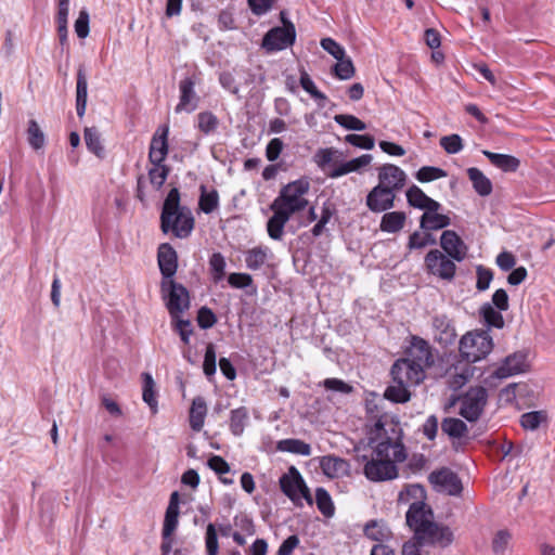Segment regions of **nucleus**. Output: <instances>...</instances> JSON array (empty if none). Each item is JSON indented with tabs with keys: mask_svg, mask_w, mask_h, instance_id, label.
Masks as SVG:
<instances>
[{
	"mask_svg": "<svg viewBox=\"0 0 555 555\" xmlns=\"http://www.w3.org/2000/svg\"><path fill=\"white\" fill-rule=\"evenodd\" d=\"M27 140L29 145L36 151L42 150L46 144V135L34 119L28 121Z\"/></svg>",
	"mask_w": 555,
	"mask_h": 555,
	"instance_id": "obj_44",
	"label": "nucleus"
},
{
	"mask_svg": "<svg viewBox=\"0 0 555 555\" xmlns=\"http://www.w3.org/2000/svg\"><path fill=\"white\" fill-rule=\"evenodd\" d=\"M488 401V391L481 386L469 388L460 398V414L468 422L477 421Z\"/></svg>",
	"mask_w": 555,
	"mask_h": 555,
	"instance_id": "obj_11",
	"label": "nucleus"
},
{
	"mask_svg": "<svg viewBox=\"0 0 555 555\" xmlns=\"http://www.w3.org/2000/svg\"><path fill=\"white\" fill-rule=\"evenodd\" d=\"M441 147L448 154H457L463 150V140L459 134L444 135L440 139Z\"/></svg>",
	"mask_w": 555,
	"mask_h": 555,
	"instance_id": "obj_53",
	"label": "nucleus"
},
{
	"mask_svg": "<svg viewBox=\"0 0 555 555\" xmlns=\"http://www.w3.org/2000/svg\"><path fill=\"white\" fill-rule=\"evenodd\" d=\"M406 221V214L404 211H385L380 219L379 229L385 233L400 232Z\"/></svg>",
	"mask_w": 555,
	"mask_h": 555,
	"instance_id": "obj_26",
	"label": "nucleus"
},
{
	"mask_svg": "<svg viewBox=\"0 0 555 555\" xmlns=\"http://www.w3.org/2000/svg\"><path fill=\"white\" fill-rule=\"evenodd\" d=\"M157 262L164 281L172 280L178 268V255L175 248L168 244L163 243L158 247Z\"/></svg>",
	"mask_w": 555,
	"mask_h": 555,
	"instance_id": "obj_18",
	"label": "nucleus"
},
{
	"mask_svg": "<svg viewBox=\"0 0 555 555\" xmlns=\"http://www.w3.org/2000/svg\"><path fill=\"white\" fill-rule=\"evenodd\" d=\"M493 349V339L488 331L467 332L460 339V354L469 363L485 359Z\"/></svg>",
	"mask_w": 555,
	"mask_h": 555,
	"instance_id": "obj_6",
	"label": "nucleus"
},
{
	"mask_svg": "<svg viewBox=\"0 0 555 555\" xmlns=\"http://www.w3.org/2000/svg\"><path fill=\"white\" fill-rule=\"evenodd\" d=\"M315 503L318 509L325 517H332L335 512V507L330 493L322 487L315 489Z\"/></svg>",
	"mask_w": 555,
	"mask_h": 555,
	"instance_id": "obj_45",
	"label": "nucleus"
},
{
	"mask_svg": "<svg viewBox=\"0 0 555 555\" xmlns=\"http://www.w3.org/2000/svg\"><path fill=\"white\" fill-rule=\"evenodd\" d=\"M456 263L454 259L438 248L430 249L424 258L427 274L446 282H451L455 278Z\"/></svg>",
	"mask_w": 555,
	"mask_h": 555,
	"instance_id": "obj_8",
	"label": "nucleus"
},
{
	"mask_svg": "<svg viewBox=\"0 0 555 555\" xmlns=\"http://www.w3.org/2000/svg\"><path fill=\"white\" fill-rule=\"evenodd\" d=\"M88 99V80L86 72L82 67L77 70L76 82V112L78 117H83L87 108Z\"/></svg>",
	"mask_w": 555,
	"mask_h": 555,
	"instance_id": "obj_27",
	"label": "nucleus"
},
{
	"mask_svg": "<svg viewBox=\"0 0 555 555\" xmlns=\"http://www.w3.org/2000/svg\"><path fill=\"white\" fill-rule=\"evenodd\" d=\"M321 47L336 60L343 59L346 54L345 49L332 38H323Z\"/></svg>",
	"mask_w": 555,
	"mask_h": 555,
	"instance_id": "obj_61",
	"label": "nucleus"
},
{
	"mask_svg": "<svg viewBox=\"0 0 555 555\" xmlns=\"http://www.w3.org/2000/svg\"><path fill=\"white\" fill-rule=\"evenodd\" d=\"M208 467L212 469L217 475H219L220 480L223 483L231 485L233 482L232 478L225 477V475L230 472L229 464L219 455H211L208 459Z\"/></svg>",
	"mask_w": 555,
	"mask_h": 555,
	"instance_id": "obj_47",
	"label": "nucleus"
},
{
	"mask_svg": "<svg viewBox=\"0 0 555 555\" xmlns=\"http://www.w3.org/2000/svg\"><path fill=\"white\" fill-rule=\"evenodd\" d=\"M218 125V118L210 112H202L197 115V128L206 135L214 133Z\"/></svg>",
	"mask_w": 555,
	"mask_h": 555,
	"instance_id": "obj_49",
	"label": "nucleus"
},
{
	"mask_svg": "<svg viewBox=\"0 0 555 555\" xmlns=\"http://www.w3.org/2000/svg\"><path fill=\"white\" fill-rule=\"evenodd\" d=\"M169 173V168L164 163L152 164V167L149 169V179L151 184L159 190Z\"/></svg>",
	"mask_w": 555,
	"mask_h": 555,
	"instance_id": "obj_46",
	"label": "nucleus"
},
{
	"mask_svg": "<svg viewBox=\"0 0 555 555\" xmlns=\"http://www.w3.org/2000/svg\"><path fill=\"white\" fill-rule=\"evenodd\" d=\"M209 273L212 279V281L218 284L220 283L225 275V258L220 253H214L209 257Z\"/></svg>",
	"mask_w": 555,
	"mask_h": 555,
	"instance_id": "obj_40",
	"label": "nucleus"
},
{
	"mask_svg": "<svg viewBox=\"0 0 555 555\" xmlns=\"http://www.w3.org/2000/svg\"><path fill=\"white\" fill-rule=\"evenodd\" d=\"M528 390V385L525 383H513L507 385L500 391L499 398L505 404H514L517 398L521 397Z\"/></svg>",
	"mask_w": 555,
	"mask_h": 555,
	"instance_id": "obj_38",
	"label": "nucleus"
},
{
	"mask_svg": "<svg viewBox=\"0 0 555 555\" xmlns=\"http://www.w3.org/2000/svg\"><path fill=\"white\" fill-rule=\"evenodd\" d=\"M334 66V74L337 78L341 80H348L354 76V66L350 59H346L345 56Z\"/></svg>",
	"mask_w": 555,
	"mask_h": 555,
	"instance_id": "obj_52",
	"label": "nucleus"
},
{
	"mask_svg": "<svg viewBox=\"0 0 555 555\" xmlns=\"http://www.w3.org/2000/svg\"><path fill=\"white\" fill-rule=\"evenodd\" d=\"M548 422V414L545 410L531 411L520 416V425L525 430H537L542 424Z\"/></svg>",
	"mask_w": 555,
	"mask_h": 555,
	"instance_id": "obj_36",
	"label": "nucleus"
},
{
	"mask_svg": "<svg viewBox=\"0 0 555 555\" xmlns=\"http://www.w3.org/2000/svg\"><path fill=\"white\" fill-rule=\"evenodd\" d=\"M279 483L282 492L296 506H302L304 502L310 506L313 504L312 494L300 472L295 466H291L287 472L280 477Z\"/></svg>",
	"mask_w": 555,
	"mask_h": 555,
	"instance_id": "obj_7",
	"label": "nucleus"
},
{
	"mask_svg": "<svg viewBox=\"0 0 555 555\" xmlns=\"http://www.w3.org/2000/svg\"><path fill=\"white\" fill-rule=\"evenodd\" d=\"M408 176L399 166L385 164L378 168V184L391 190L400 191L406 183Z\"/></svg>",
	"mask_w": 555,
	"mask_h": 555,
	"instance_id": "obj_17",
	"label": "nucleus"
},
{
	"mask_svg": "<svg viewBox=\"0 0 555 555\" xmlns=\"http://www.w3.org/2000/svg\"><path fill=\"white\" fill-rule=\"evenodd\" d=\"M179 511L166 509L164 526H163V538L171 537L178 527Z\"/></svg>",
	"mask_w": 555,
	"mask_h": 555,
	"instance_id": "obj_57",
	"label": "nucleus"
},
{
	"mask_svg": "<svg viewBox=\"0 0 555 555\" xmlns=\"http://www.w3.org/2000/svg\"><path fill=\"white\" fill-rule=\"evenodd\" d=\"M451 219L447 215L439 214L438 210L425 211L420 220V225L426 231H437L450 225Z\"/></svg>",
	"mask_w": 555,
	"mask_h": 555,
	"instance_id": "obj_28",
	"label": "nucleus"
},
{
	"mask_svg": "<svg viewBox=\"0 0 555 555\" xmlns=\"http://www.w3.org/2000/svg\"><path fill=\"white\" fill-rule=\"evenodd\" d=\"M276 449L281 452H288L302 456H309L311 454V446L300 439H283L278 441Z\"/></svg>",
	"mask_w": 555,
	"mask_h": 555,
	"instance_id": "obj_34",
	"label": "nucleus"
},
{
	"mask_svg": "<svg viewBox=\"0 0 555 555\" xmlns=\"http://www.w3.org/2000/svg\"><path fill=\"white\" fill-rule=\"evenodd\" d=\"M345 141L353 146L364 150H372L375 145L374 138L367 134H347L345 137Z\"/></svg>",
	"mask_w": 555,
	"mask_h": 555,
	"instance_id": "obj_56",
	"label": "nucleus"
},
{
	"mask_svg": "<svg viewBox=\"0 0 555 555\" xmlns=\"http://www.w3.org/2000/svg\"><path fill=\"white\" fill-rule=\"evenodd\" d=\"M274 3L275 0H247L248 8L251 13L257 16H262L269 13Z\"/></svg>",
	"mask_w": 555,
	"mask_h": 555,
	"instance_id": "obj_59",
	"label": "nucleus"
},
{
	"mask_svg": "<svg viewBox=\"0 0 555 555\" xmlns=\"http://www.w3.org/2000/svg\"><path fill=\"white\" fill-rule=\"evenodd\" d=\"M448 176L447 171L434 166H424L420 168L416 173L415 178L421 183H427L431 182L441 178H446Z\"/></svg>",
	"mask_w": 555,
	"mask_h": 555,
	"instance_id": "obj_48",
	"label": "nucleus"
},
{
	"mask_svg": "<svg viewBox=\"0 0 555 555\" xmlns=\"http://www.w3.org/2000/svg\"><path fill=\"white\" fill-rule=\"evenodd\" d=\"M219 205V195L216 190H207L204 185L201 186V196L198 206L205 214L212 212Z\"/></svg>",
	"mask_w": 555,
	"mask_h": 555,
	"instance_id": "obj_42",
	"label": "nucleus"
},
{
	"mask_svg": "<svg viewBox=\"0 0 555 555\" xmlns=\"http://www.w3.org/2000/svg\"><path fill=\"white\" fill-rule=\"evenodd\" d=\"M143 401L151 408L153 413L157 412V399L155 391V383L150 373H143Z\"/></svg>",
	"mask_w": 555,
	"mask_h": 555,
	"instance_id": "obj_41",
	"label": "nucleus"
},
{
	"mask_svg": "<svg viewBox=\"0 0 555 555\" xmlns=\"http://www.w3.org/2000/svg\"><path fill=\"white\" fill-rule=\"evenodd\" d=\"M373 157L370 154H363L357 158H353L351 160H348L338 167L334 168L332 172L328 173L331 178H338L341 176H345L350 172H356L362 169L363 167H366L371 164Z\"/></svg>",
	"mask_w": 555,
	"mask_h": 555,
	"instance_id": "obj_29",
	"label": "nucleus"
},
{
	"mask_svg": "<svg viewBox=\"0 0 555 555\" xmlns=\"http://www.w3.org/2000/svg\"><path fill=\"white\" fill-rule=\"evenodd\" d=\"M334 120L336 124L341 126L343 128L347 130H356V131H362L366 129V125L359 119L358 117L353 115L348 114H339L334 116Z\"/></svg>",
	"mask_w": 555,
	"mask_h": 555,
	"instance_id": "obj_51",
	"label": "nucleus"
},
{
	"mask_svg": "<svg viewBox=\"0 0 555 555\" xmlns=\"http://www.w3.org/2000/svg\"><path fill=\"white\" fill-rule=\"evenodd\" d=\"M271 250L267 246H257L248 250L245 257V261L249 269L256 270L262 267L267 260Z\"/></svg>",
	"mask_w": 555,
	"mask_h": 555,
	"instance_id": "obj_37",
	"label": "nucleus"
},
{
	"mask_svg": "<svg viewBox=\"0 0 555 555\" xmlns=\"http://www.w3.org/2000/svg\"><path fill=\"white\" fill-rule=\"evenodd\" d=\"M365 535L374 541L383 543L391 538L389 527L380 520H371L364 527Z\"/></svg>",
	"mask_w": 555,
	"mask_h": 555,
	"instance_id": "obj_33",
	"label": "nucleus"
},
{
	"mask_svg": "<svg viewBox=\"0 0 555 555\" xmlns=\"http://www.w3.org/2000/svg\"><path fill=\"white\" fill-rule=\"evenodd\" d=\"M283 26L273 27L263 37L261 47L268 52H278L292 47L296 39V29L293 23L284 20L281 13Z\"/></svg>",
	"mask_w": 555,
	"mask_h": 555,
	"instance_id": "obj_9",
	"label": "nucleus"
},
{
	"mask_svg": "<svg viewBox=\"0 0 555 555\" xmlns=\"http://www.w3.org/2000/svg\"><path fill=\"white\" fill-rule=\"evenodd\" d=\"M273 211L272 217L268 220L267 231L271 238L279 241L283 236V229L287 221L291 219V215L281 208H271Z\"/></svg>",
	"mask_w": 555,
	"mask_h": 555,
	"instance_id": "obj_25",
	"label": "nucleus"
},
{
	"mask_svg": "<svg viewBox=\"0 0 555 555\" xmlns=\"http://www.w3.org/2000/svg\"><path fill=\"white\" fill-rule=\"evenodd\" d=\"M511 540H512V534L509 531H507L505 529L499 530L492 539V551L495 554L504 553L507 550Z\"/></svg>",
	"mask_w": 555,
	"mask_h": 555,
	"instance_id": "obj_54",
	"label": "nucleus"
},
{
	"mask_svg": "<svg viewBox=\"0 0 555 555\" xmlns=\"http://www.w3.org/2000/svg\"><path fill=\"white\" fill-rule=\"evenodd\" d=\"M482 154L490 160L493 166L505 172H514L520 165L519 159L512 155L493 153L487 150L482 151Z\"/></svg>",
	"mask_w": 555,
	"mask_h": 555,
	"instance_id": "obj_30",
	"label": "nucleus"
},
{
	"mask_svg": "<svg viewBox=\"0 0 555 555\" xmlns=\"http://www.w3.org/2000/svg\"><path fill=\"white\" fill-rule=\"evenodd\" d=\"M426 501V491L421 485H408L398 494L399 505H409V508L413 506L422 505Z\"/></svg>",
	"mask_w": 555,
	"mask_h": 555,
	"instance_id": "obj_23",
	"label": "nucleus"
},
{
	"mask_svg": "<svg viewBox=\"0 0 555 555\" xmlns=\"http://www.w3.org/2000/svg\"><path fill=\"white\" fill-rule=\"evenodd\" d=\"M403 358L414 364H420L425 371L434 364V357L429 344L418 336L412 337L411 344L406 348Z\"/></svg>",
	"mask_w": 555,
	"mask_h": 555,
	"instance_id": "obj_15",
	"label": "nucleus"
},
{
	"mask_svg": "<svg viewBox=\"0 0 555 555\" xmlns=\"http://www.w3.org/2000/svg\"><path fill=\"white\" fill-rule=\"evenodd\" d=\"M442 431L451 438H462L467 433V425L454 417H447L441 424Z\"/></svg>",
	"mask_w": 555,
	"mask_h": 555,
	"instance_id": "obj_43",
	"label": "nucleus"
},
{
	"mask_svg": "<svg viewBox=\"0 0 555 555\" xmlns=\"http://www.w3.org/2000/svg\"><path fill=\"white\" fill-rule=\"evenodd\" d=\"M499 309H495L490 302H485L479 310L482 321L488 327L503 328L504 319Z\"/></svg>",
	"mask_w": 555,
	"mask_h": 555,
	"instance_id": "obj_35",
	"label": "nucleus"
},
{
	"mask_svg": "<svg viewBox=\"0 0 555 555\" xmlns=\"http://www.w3.org/2000/svg\"><path fill=\"white\" fill-rule=\"evenodd\" d=\"M406 525L414 531V539L421 543L448 546L453 541V533L448 527L434 522V515L426 503L409 508L405 515Z\"/></svg>",
	"mask_w": 555,
	"mask_h": 555,
	"instance_id": "obj_2",
	"label": "nucleus"
},
{
	"mask_svg": "<svg viewBox=\"0 0 555 555\" xmlns=\"http://www.w3.org/2000/svg\"><path fill=\"white\" fill-rule=\"evenodd\" d=\"M428 480L435 490L450 495H459L462 491V483L456 474L449 468H441L433 472Z\"/></svg>",
	"mask_w": 555,
	"mask_h": 555,
	"instance_id": "obj_13",
	"label": "nucleus"
},
{
	"mask_svg": "<svg viewBox=\"0 0 555 555\" xmlns=\"http://www.w3.org/2000/svg\"><path fill=\"white\" fill-rule=\"evenodd\" d=\"M367 440L372 452L363 467L364 476L373 482L397 479L399 465L408 459L401 429L378 420L371 428Z\"/></svg>",
	"mask_w": 555,
	"mask_h": 555,
	"instance_id": "obj_1",
	"label": "nucleus"
},
{
	"mask_svg": "<svg viewBox=\"0 0 555 555\" xmlns=\"http://www.w3.org/2000/svg\"><path fill=\"white\" fill-rule=\"evenodd\" d=\"M396 193L384 185H375L366 196V206L373 212H384L395 206Z\"/></svg>",
	"mask_w": 555,
	"mask_h": 555,
	"instance_id": "obj_16",
	"label": "nucleus"
},
{
	"mask_svg": "<svg viewBox=\"0 0 555 555\" xmlns=\"http://www.w3.org/2000/svg\"><path fill=\"white\" fill-rule=\"evenodd\" d=\"M83 137L88 150L99 158H103L105 151L98 129L94 127L86 128Z\"/></svg>",
	"mask_w": 555,
	"mask_h": 555,
	"instance_id": "obj_39",
	"label": "nucleus"
},
{
	"mask_svg": "<svg viewBox=\"0 0 555 555\" xmlns=\"http://www.w3.org/2000/svg\"><path fill=\"white\" fill-rule=\"evenodd\" d=\"M195 81L192 77H185L180 81V100L176 106V112L191 113L196 109L198 105V96L194 90Z\"/></svg>",
	"mask_w": 555,
	"mask_h": 555,
	"instance_id": "obj_20",
	"label": "nucleus"
},
{
	"mask_svg": "<svg viewBox=\"0 0 555 555\" xmlns=\"http://www.w3.org/2000/svg\"><path fill=\"white\" fill-rule=\"evenodd\" d=\"M530 364L526 352L517 351L507 356L493 372V376L499 379L512 377L514 375L528 372Z\"/></svg>",
	"mask_w": 555,
	"mask_h": 555,
	"instance_id": "obj_12",
	"label": "nucleus"
},
{
	"mask_svg": "<svg viewBox=\"0 0 555 555\" xmlns=\"http://www.w3.org/2000/svg\"><path fill=\"white\" fill-rule=\"evenodd\" d=\"M168 132L167 126L159 127L154 133L149 152V160L151 164L164 163L168 154Z\"/></svg>",
	"mask_w": 555,
	"mask_h": 555,
	"instance_id": "obj_21",
	"label": "nucleus"
},
{
	"mask_svg": "<svg viewBox=\"0 0 555 555\" xmlns=\"http://www.w3.org/2000/svg\"><path fill=\"white\" fill-rule=\"evenodd\" d=\"M425 370L403 357L396 360L390 374L393 385L386 388L384 397L395 403H405L411 399V387L420 385L425 379Z\"/></svg>",
	"mask_w": 555,
	"mask_h": 555,
	"instance_id": "obj_3",
	"label": "nucleus"
},
{
	"mask_svg": "<svg viewBox=\"0 0 555 555\" xmlns=\"http://www.w3.org/2000/svg\"><path fill=\"white\" fill-rule=\"evenodd\" d=\"M319 466L322 473L331 479L343 478L348 476L350 473L349 462L336 455H324L319 457Z\"/></svg>",
	"mask_w": 555,
	"mask_h": 555,
	"instance_id": "obj_19",
	"label": "nucleus"
},
{
	"mask_svg": "<svg viewBox=\"0 0 555 555\" xmlns=\"http://www.w3.org/2000/svg\"><path fill=\"white\" fill-rule=\"evenodd\" d=\"M435 338L442 345L452 344L456 337L455 328L446 315H437L433 320Z\"/></svg>",
	"mask_w": 555,
	"mask_h": 555,
	"instance_id": "obj_24",
	"label": "nucleus"
},
{
	"mask_svg": "<svg viewBox=\"0 0 555 555\" xmlns=\"http://www.w3.org/2000/svg\"><path fill=\"white\" fill-rule=\"evenodd\" d=\"M435 240L431 238L429 233L413 232L408 242L409 249H421L426 247L428 244H434Z\"/></svg>",
	"mask_w": 555,
	"mask_h": 555,
	"instance_id": "obj_55",
	"label": "nucleus"
},
{
	"mask_svg": "<svg viewBox=\"0 0 555 555\" xmlns=\"http://www.w3.org/2000/svg\"><path fill=\"white\" fill-rule=\"evenodd\" d=\"M75 31L81 39L89 35V14L86 10H81L75 22Z\"/></svg>",
	"mask_w": 555,
	"mask_h": 555,
	"instance_id": "obj_64",
	"label": "nucleus"
},
{
	"mask_svg": "<svg viewBox=\"0 0 555 555\" xmlns=\"http://www.w3.org/2000/svg\"><path fill=\"white\" fill-rule=\"evenodd\" d=\"M206 551L208 555H218V537L216 528L212 524L207 526L206 537H205Z\"/></svg>",
	"mask_w": 555,
	"mask_h": 555,
	"instance_id": "obj_60",
	"label": "nucleus"
},
{
	"mask_svg": "<svg viewBox=\"0 0 555 555\" xmlns=\"http://www.w3.org/2000/svg\"><path fill=\"white\" fill-rule=\"evenodd\" d=\"M310 183L307 179H299L283 186L279 196L271 204V208H281L291 216L304 210L308 206L306 198Z\"/></svg>",
	"mask_w": 555,
	"mask_h": 555,
	"instance_id": "obj_5",
	"label": "nucleus"
},
{
	"mask_svg": "<svg viewBox=\"0 0 555 555\" xmlns=\"http://www.w3.org/2000/svg\"><path fill=\"white\" fill-rule=\"evenodd\" d=\"M440 250L456 262H462L467 258L468 246L461 236L453 230H446L440 236Z\"/></svg>",
	"mask_w": 555,
	"mask_h": 555,
	"instance_id": "obj_14",
	"label": "nucleus"
},
{
	"mask_svg": "<svg viewBox=\"0 0 555 555\" xmlns=\"http://www.w3.org/2000/svg\"><path fill=\"white\" fill-rule=\"evenodd\" d=\"M207 414L206 401L202 397L193 399L190 409V426L194 431H201Z\"/></svg>",
	"mask_w": 555,
	"mask_h": 555,
	"instance_id": "obj_31",
	"label": "nucleus"
},
{
	"mask_svg": "<svg viewBox=\"0 0 555 555\" xmlns=\"http://www.w3.org/2000/svg\"><path fill=\"white\" fill-rule=\"evenodd\" d=\"M195 220L190 208L180 205L179 190L173 188L164 201L160 214V229L178 238H186L194 229Z\"/></svg>",
	"mask_w": 555,
	"mask_h": 555,
	"instance_id": "obj_4",
	"label": "nucleus"
},
{
	"mask_svg": "<svg viewBox=\"0 0 555 555\" xmlns=\"http://www.w3.org/2000/svg\"><path fill=\"white\" fill-rule=\"evenodd\" d=\"M492 279H493V273L490 269L483 268L482 266L477 267L476 287L478 291L483 292V291L488 289Z\"/></svg>",
	"mask_w": 555,
	"mask_h": 555,
	"instance_id": "obj_62",
	"label": "nucleus"
},
{
	"mask_svg": "<svg viewBox=\"0 0 555 555\" xmlns=\"http://www.w3.org/2000/svg\"><path fill=\"white\" fill-rule=\"evenodd\" d=\"M408 204L411 207L421 209V210H439L441 208V205L439 202L433 199L428 195L425 194V192L418 188L417 185L413 184L410 186L405 192Z\"/></svg>",
	"mask_w": 555,
	"mask_h": 555,
	"instance_id": "obj_22",
	"label": "nucleus"
},
{
	"mask_svg": "<svg viewBox=\"0 0 555 555\" xmlns=\"http://www.w3.org/2000/svg\"><path fill=\"white\" fill-rule=\"evenodd\" d=\"M216 350L212 344L206 347L203 370L207 377H211L216 373Z\"/></svg>",
	"mask_w": 555,
	"mask_h": 555,
	"instance_id": "obj_58",
	"label": "nucleus"
},
{
	"mask_svg": "<svg viewBox=\"0 0 555 555\" xmlns=\"http://www.w3.org/2000/svg\"><path fill=\"white\" fill-rule=\"evenodd\" d=\"M467 176L473 183V188L480 196H488L492 192V182L486 175L476 167L467 169Z\"/></svg>",
	"mask_w": 555,
	"mask_h": 555,
	"instance_id": "obj_32",
	"label": "nucleus"
},
{
	"mask_svg": "<svg viewBox=\"0 0 555 555\" xmlns=\"http://www.w3.org/2000/svg\"><path fill=\"white\" fill-rule=\"evenodd\" d=\"M336 151L333 149H320L313 156V162L320 167L324 169L327 165H330L335 156Z\"/></svg>",
	"mask_w": 555,
	"mask_h": 555,
	"instance_id": "obj_63",
	"label": "nucleus"
},
{
	"mask_svg": "<svg viewBox=\"0 0 555 555\" xmlns=\"http://www.w3.org/2000/svg\"><path fill=\"white\" fill-rule=\"evenodd\" d=\"M300 86L314 100L319 101L321 106H324V102L327 100L326 95L323 92L319 91L309 74L305 70H302L300 75Z\"/></svg>",
	"mask_w": 555,
	"mask_h": 555,
	"instance_id": "obj_50",
	"label": "nucleus"
},
{
	"mask_svg": "<svg viewBox=\"0 0 555 555\" xmlns=\"http://www.w3.org/2000/svg\"><path fill=\"white\" fill-rule=\"evenodd\" d=\"M162 292L166 300V307L172 318H178L180 313L189 309V292L183 285L176 283L173 280L163 281Z\"/></svg>",
	"mask_w": 555,
	"mask_h": 555,
	"instance_id": "obj_10",
	"label": "nucleus"
}]
</instances>
